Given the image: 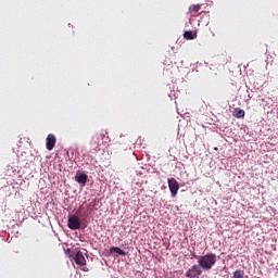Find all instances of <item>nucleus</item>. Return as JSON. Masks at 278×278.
Listing matches in <instances>:
<instances>
[{
  "label": "nucleus",
  "mask_w": 278,
  "mask_h": 278,
  "mask_svg": "<svg viewBox=\"0 0 278 278\" xmlns=\"http://www.w3.org/2000/svg\"><path fill=\"white\" fill-rule=\"evenodd\" d=\"M193 257L198 261L199 266L202 268V270H212L214 268V265L216 264V254L208 253L204 256H197L193 254Z\"/></svg>",
  "instance_id": "obj_1"
},
{
  "label": "nucleus",
  "mask_w": 278,
  "mask_h": 278,
  "mask_svg": "<svg viewBox=\"0 0 278 278\" xmlns=\"http://www.w3.org/2000/svg\"><path fill=\"white\" fill-rule=\"evenodd\" d=\"M67 227L73 231L81 229V219L76 215H70L67 219Z\"/></svg>",
  "instance_id": "obj_2"
},
{
  "label": "nucleus",
  "mask_w": 278,
  "mask_h": 278,
  "mask_svg": "<svg viewBox=\"0 0 278 278\" xmlns=\"http://www.w3.org/2000/svg\"><path fill=\"white\" fill-rule=\"evenodd\" d=\"M233 278H244V271L243 270H236L233 271Z\"/></svg>",
  "instance_id": "obj_13"
},
{
  "label": "nucleus",
  "mask_w": 278,
  "mask_h": 278,
  "mask_svg": "<svg viewBox=\"0 0 278 278\" xmlns=\"http://www.w3.org/2000/svg\"><path fill=\"white\" fill-rule=\"evenodd\" d=\"M105 136H108V131H102L91 139V143L93 144V147H96V149H99V147H101L102 144H108V141H102V143L100 141L105 140Z\"/></svg>",
  "instance_id": "obj_3"
},
{
  "label": "nucleus",
  "mask_w": 278,
  "mask_h": 278,
  "mask_svg": "<svg viewBox=\"0 0 278 278\" xmlns=\"http://www.w3.org/2000/svg\"><path fill=\"white\" fill-rule=\"evenodd\" d=\"M75 181H77L79 186H86V184H88V176L86 174H76Z\"/></svg>",
  "instance_id": "obj_8"
},
{
  "label": "nucleus",
  "mask_w": 278,
  "mask_h": 278,
  "mask_svg": "<svg viewBox=\"0 0 278 278\" xmlns=\"http://www.w3.org/2000/svg\"><path fill=\"white\" fill-rule=\"evenodd\" d=\"M74 261L76 262L77 266H83L80 270H83L84 273H88V269L86 267V257H84V253H81L80 251L76 252Z\"/></svg>",
  "instance_id": "obj_5"
},
{
  "label": "nucleus",
  "mask_w": 278,
  "mask_h": 278,
  "mask_svg": "<svg viewBox=\"0 0 278 278\" xmlns=\"http://www.w3.org/2000/svg\"><path fill=\"white\" fill-rule=\"evenodd\" d=\"M184 38H186V40H194V38H197V35H194L192 30H187L184 33Z\"/></svg>",
  "instance_id": "obj_11"
},
{
  "label": "nucleus",
  "mask_w": 278,
  "mask_h": 278,
  "mask_svg": "<svg viewBox=\"0 0 278 278\" xmlns=\"http://www.w3.org/2000/svg\"><path fill=\"white\" fill-rule=\"evenodd\" d=\"M46 140V148L48 149V151H53V149L55 148V142H58V140L55 139V135L49 134Z\"/></svg>",
  "instance_id": "obj_7"
},
{
  "label": "nucleus",
  "mask_w": 278,
  "mask_h": 278,
  "mask_svg": "<svg viewBox=\"0 0 278 278\" xmlns=\"http://www.w3.org/2000/svg\"><path fill=\"white\" fill-rule=\"evenodd\" d=\"M189 10L197 14L201 10V4H193L189 8Z\"/></svg>",
  "instance_id": "obj_12"
},
{
  "label": "nucleus",
  "mask_w": 278,
  "mask_h": 278,
  "mask_svg": "<svg viewBox=\"0 0 278 278\" xmlns=\"http://www.w3.org/2000/svg\"><path fill=\"white\" fill-rule=\"evenodd\" d=\"M110 253H117V255H122L123 257H125V255H127V252H125L124 250H122L118 247H112L110 249Z\"/></svg>",
  "instance_id": "obj_10"
},
{
  "label": "nucleus",
  "mask_w": 278,
  "mask_h": 278,
  "mask_svg": "<svg viewBox=\"0 0 278 278\" xmlns=\"http://www.w3.org/2000/svg\"><path fill=\"white\" fill-rule=\"evenodd\" d=\"M202 274L203 270H201V267H199V265H193L186 271L185 276L188 278H199Z\"/></svg>",
  "instance_id": "obj_6"
},
{
  "label": "nucleus",
  "mask_w": 278,
  "mask_h": 278,
  "mask_svg": "<svg viewBox=\"0 0 278 278\" xmlns=\"http://www.w3.org/2000/svg\"><path fill=\"white\" fill-rule=\"evenodd\" d=\"M245 114L244 110L240 108L235 109L232 112V116H235V118H244Z\"/></svg>",
  "instance_id": "obj_9"
},
{
  "label": "nucleus",
  "mask_w": 278,
  "mask_h": 278,
  "mask_svg": "<svg viewBox=\"0 0 278 278\" xmlns=\"http://www.w3.org/2000/svg\"><path fill=\"white\" fill-rule=\"evenodd\" d=\"M167 184H168L169 192L173 199H175V197H177V193L179 192V182L175 178H169L167 179Z\"/></svg>",
  "instance_id": "obj_4"
}]
</instances>
